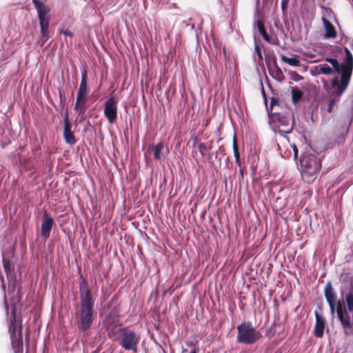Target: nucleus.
<instances>
[{
  "label": "nucleus",
  "mask_w": 353,
  "mask_h": 353,
  "mask_svg": "<svg viewBox=\"0 0 353 353\" xmlns=\"http://www.w3.org/2000/svg\"><path fill=\"white\" fill-rule=\"evenodd\" d=\"M340 293L345 299L347 307L341 303H338L336 308V303H328V305L332 315L336 312L344 333L348 336L350 334V331L353 330V278L352 276H347L343 279L340 286Z\"/></svg>",
  "instance_id": "obj_1"
},
{
  "label": "nucleus",
  "mask_w": 353,
  "mask_h": 353,
  "mask_svg": "<svg viewBox=\"0 0 353 353\" xmlns=\"http://www.w3.org/2000/svg\"><path fill=\"white\" fill-rule=\"evenodd\" d=\"M80 292L81 303L76 312V320L79 330L85 332L90 327L93 321L94 300L84 280L80 284Z\"/></svg>",
  "instance_id": "obj_2"
},
{
  "label": "nucleus",
  "mask_w": 353,
  "mask_h": 353,
  "mask_svg": "<svg viewBox=\"0 0 353 353\" xmlns=\"http://www.w3.org/2000/svg\"><path fill=\"white\" fill-rule=\"evenodd\" d=\"M321 167L320 159L312 150L303 153L300 159V170L304 181L312 183L316 179Z\"/></svg>",
  "instance_id": "obj_3"
},
{
  "label": "nucleus",
  "mask_w": 353,
  "mask_h": 353,
  "mask_svg": "<svg viewBox=\"0 0 353 353\" xmlns=\"http://www.w3.org/2000/svg\"><path fill=\"white\" fill-rule=\"evenodd\" d=\"M237 341L252 344L259 339L261 334L250 323H243L237 326Z\"/></svg>",
  "instance_id": "obj_4"
},
{
  "label": "nucleus",
  "mask_w": 353,
  "mask_h": 353,
  "mask_svg": "<svg viewBox=\"0 0 353 353\" xmlns=\"http://www.w3.org/2000/svg\"><path fill=\"white\" fill-rule=\"evenodd\" d=\"M119 344L127 351L137 352V345L140 341L139 335L134 331L121 328L119 330Z\"/></svg>",
  "instance_id": "obj_5"
},
{
  "label": "nucleus",
  "mask_w": 353,
  "mask_h": 353,
  "mask_svg": "<svg viewBox=\"0 0 353 353\" xmlns=\"http://www.w3.org/2000/svg\"><path fill=\"white\" fill-rule=\"evenodd\" d=\"M13 319L12 323L9 326V332L10 334V340L12 347L15 353H19L22 350L23 340H22V327L21 321L17 319L12 311Z\"/></svg>",
  "instance_id": "obj_6"
},
{
  "label": "nucleus",
  "mask_w": 353,
  "mask_h": 353,
  "mask_svg": "<svg viewBox=\"0 0 353 353\" xmlns=\"http://www.w3.org/2000/svg\"><path fill=\"white\" fill-rule=\"evenodd\" d=\"M325 63H320L313 68L312 72L314 74H325L331 75L334 72L343 75V70L341 63L335 58L326 57Z\"/></svg>",
  "instance_id": "obj_7"
},
{
  "label": "nucleus",
  "mask_w": 353,
  "mask_h": 353,
  "mask_svg": "<svg viewBox=\"0 0 353 353\" xmlns=\"http://www.w3.org/2000/svg\"><path fill=\"white\" fill-rule=\"evenodd\" d=\"M345 59L343 62L341 63L343 70V75L341 76V79L339 80L340 83H341L339 90V94H342L347 89L353 70V57L352 53L347 48H345Z\"/></svg>",
  "instance_id": "obj_8"
},
{
  "label": "nucleus",
  "mask_w": 353,
  "mask_h": 353,
  "mask_svg": "<svg viewBox=\"0 0 353 353\" xmlns=\"http://www.w3.org/2000/svg\"><path fill=\"white\" fill-rule=\"evenodd\" d=\"M105 117L110 123H113L117 118V101L114 97H110L104 103Z\"/></svg>",
  "instance_id": "obj_9"
},
{
  "label": "nucleus",
  "mask_w": 353,
  "mask_h": 353,
  "mask_svg": "<svg viewBox=\"0 0 353 353\" xmlns=\"http://www.w3.org/2000/svg\"><path fill=\"white\" fill-rule=\"evenodd\" d=\"M89 92V88L87 83H80V86L77 92V101L74 106V110L81 114L84 112L83 105L87 94Z\"/></svg>",
  "instance_id": "obj_10"
},
{
  "label": "nucleus",
  "mask_w": 353,
  "mask_h": 353,
  "mask_svg": "<svg viewBox=\"0 0 353 353\" xmlns=\"http://www.w3.org/2000/svg\"><path fill=\"white\" fill-rule=\"evenodd\" d=\"M54 225V221L51 214L46 210L43 212V219L41 223V234L44 239L50 237L51 230Z\"/></svg>",
  "instance_id": "obj_11"
},
{
  "label": "nucleus",
  "mask_w": 353,
  "mask_h": 353,
  "mask_svg": "<svg viewBox=\"0 0 353 353\" xmlns=\"http://www.w3.org/2000/svg\"><path fill=\"white\" fill-rule=\"evenodd\" d=\"M32 3L37 10L39 21H50V7L40 0H32Z\"/></svg>",
  "instance_id": "obj_12"
},
{
  "label": "nucleus",
  "mask_w": 353,
  "mask_h": 353,
  "mask_svg": "<svg viewBox=\"0 0 353 353\" xmlns=\"http://www.w3.org/2000/svg\"><path fill=\"white\" fill-rule=\"evenodd\" d=\"M315 319L316 323L314 328V334L318 338H321L323 335L325 321L317 312H315Z\"/></svg>",
  "instance_id": "obj_13"
},
{
  "label": "nucleus",
  "mask_w": 353,
  "mask_h": 353,
  "mask_svg": "<svg viewBox=\"0 0 353 353\" xmlns=\"http://www.w3.org/2000/svg\"><path fill=\"white\" fill-rule=\"evenodd\" d=\"M71 123H70L68 117H66L64 119L63 137L67 143L72 145L75 143V138L71 130Z\"/></svg>",
  "instance_id": "obj_14"
},
{
  "label": "nucleus",
  "mask_w": 353,
  "mask_h": 353,
  "mask_svg": "<svg viewBox=\"0 0 353 353\" xmlns=\"http://www.w3.org/2000/svg\"><path fill=\"white\" fill-rule=\"evenodd\" d=\"M332 87L336 88V96L334 99H331L329 103V105L327 108L328 112H331L332 111L334 105L339 101L341 95L342 94L339 93V88L341 85V83H340V81L338 77H336L332 80Z\"/></svg>",
  "instance_id": "obj_15"
},
{
  "label": "nucleus",
  "mask_w": 353,
  "mask_h": 353,
  "mask_svg": "<svg viewBox=\"0 0 353 353\" xmlns=\"http://www.w3.org/2000/svg\"><path fill=\"white\" fill-rule=\"evenodd\" d=\"M324 296L327 303H336V294L330 282L327 283L324 288Z\"/></svg>",
  "instance_id": "obj_16"
},
{
  "label": "nucleus",
  "mask_w": 353,
  "mask_h": 353,
  "mask_svg": "<svg viewBox=\"0 0 353 353\" xmlns=\"http://www.w3.org/2000/svg\"><path fill=\"white\" fill-rule=\"evenodd\" d=\"M150 148L153 152L154 157L156 160L160 161L164 158L163 150L165 147L163 143L152 145L150 146Z\"/></svg>",
  "instance_id": "obj_17"
},
{
  "label": "nucleus",
  "mask_w": 353,
  "mask_h": 353,
  "mask_svg": "<svg viewBox=\"0 0 353 353\" xmlns=\"http://www.w3.org/2000/svg\"><path fill=\"white\" fill-rule=\"evenodd\" d=\"M49 22H50V21H39L40 28H41L42 45H43V43L45 42H46L49 38V34H50Z\"/></svg>",
  "instance_id": "obj_18"
},
{
  "label": "nucleus",
  "mask_w": 353,
  "mask_h": 353,
  "mask_svg": "<svg viewBox=\"0 0 353 353\" xmlns=\"http://www.w3.org/2000/svg\"><path fill=\"white\" fill-rule=\"evenodd\" d=\"M323 21L325 29V37L326 38H334L336 37V32L333 25L325 18H323Z\"/></svg>",
  "instance_id": "obj_19"
},
{
  "label": "nucleus",
  "mask_w": 353,
  "mask_h": 353,
  "mask_svg": "<svg viewBox=\"0 0 353 353\" xmlns=\"http://www.w3.org/2000/svg\"><path fill=\"white\" fill-rule=\"evenodd\" d=\"M270 74L278 81H282L283 79V74L282 70L276 64H274L270 69Z\"/></svg>",
  "instance_id": "obj_20"
},
{
  "label": "nucleus",
  "mask_w": 353,
  "mask_h": 353,
  "mask_svg": "<svg viewBox=\"0 0 353 353\" xmlns=\"http://www.w3.org/2000/svg\"><path fill=\"white\" fill-rule=\"evenodd\" d=\"M256 28H257V30H258L259 34L263 37L264 40H265L269 43H273L271 38L269 37V35L268 34V33L265 29L263 23L261 21H259L257 22Z\"/></svg>",
  "instance_id": "obj_21"
},
{
  "label": "nucleus",
  "mask_w": 353,
  "mask_h": 353,
  "mask_svg": "<svg viewBox=\"0 0 353 353\" xmlns=\"http://www.w3.org/2000/svg\"><path fill=\"white\" fill-rule=\"evenodd\" d=\"M292 99L294 103H296L302 97L301 90L296 86L292 88Z\"/></svg>",
  "instance_id": "obj_22"
},
{
  "label": "nucleus",
  "mask_w": 353,
  "mask_h": 353,
  "mask_svg": "<svg viewBox=\"0 0 353 353\" xmlns=\"http://www.w3.org/2000/svg\"><path fill=\"white\" fill-rule=\"evenodd\" d=\"M281 59L283 62L292 65V66H299L300 64V61L295 57H288L284 55L281 56Z\"/></svg>",
  "instance_id": "obj_23"
},
{
  "label": "nucleus",
  "mask_w": 353,
  "mask_h": 353,
  "mask_svg": "<svg viewBox=\"0 0 353 353\" xmlns=\"http://www.w3.org/2000/svg\"><path fill=\"white\" fill-rule=\"evenodd\" d=\"M292 130V125H288L285 128H281L280 127L277 129H275V132L279 133V134L284 136L285 134L290 133Z\"/></svg>",
  "instance_id": "obj_24"
},
{
  "label": "nucleus",
  "mask_w": 353,
  "mask_h": 353,
  "mask_svg": "<svg viewBox=\"0 0 353 353\" xmlns=\"http://www.w3.org/2000/svg\"><path fill=\"white\" fill-rule=\"evenodd\" d=\"M233 150H234V154L236 161H238L239 160L240 155L238 152V146H237L236 139L235 137L233 139Z\"/></svg>",
  "instance_id": "obj_25"
},
{
  "label": "nucleus",
  "mask_w": 353,
  "mask_h": 353,
  "mask_svg": "<svg viewBox=\"0 0 353 353\" xmlns=\"http://www.w3.org/2000/svg\"><path fill=\"white\" fill-rule=\"evenodd\" d=\"M255 51H256V52L257 54L259 59V60H262L263 59V55H262V53H261V50L260 46L256 43H255Z\"/></svg>",
  "instance_id": "obj_26"
},
{
  "label": "nucleus",
  "mask_w": 353,
  "mask_h": 353,
  "mask_svg": "<svg viewBox=\"0 0 353 353\" xmlns=\"http://www.w3.org/2000/svg\"><path fill=\"white\" fill-rule=\"evenodd\" d=\"M81 83H87V72L85 70L83 71L81 73Z\"/></svg>",
  "instance_id": "obj_27"
},
{
  "label": "nucleus",
  "mask_w": 353,
  "mask_h": 353,
  "mask_svg": "<svg viewBox=\"0 0 353 353\" xmlns=\"http://www.w3.org/2000/svg\"><path fill=\"white\" fill-rule=\"evenodd\" d=\"M61 32L64 34V35H66V36H68V37H72V33L68 30H62Z\"/></svg>",
  "instance_id": "obj_28"
},
{
  "label": "nucleus",
  "mask_w": 353,
  "mask_h": 353,
  "mask_svg": "<svg viewBox=\"0 0 353 353\" xmlns=\"http://www.w3.org/2000/svg\"><path fill=\"white\" fill-rule=\"evenodd\" d=\"M199 149L200 152H201L202 154H204V152H205L206 151V150H207V149H206V148H205L203 145H202V144H200V145H199Z\"/></svg>",
  "instance_id": "obj_29"
},
{
  "label": "nucleus",
  "mask_w": 353,
  "mask_h": 353,
  "mask_svg": "<svg viewBox=\"0 0 353 353\" xmlns=\"http://www.w3.org/2000/svg\"><path fill=\"white\" fill-rule=\"evenodd\" d=\"M3 266H4L5 270L6 271H8V270L10 269V264H9V263L6 261L5 259H3Z\"/></svg>",
  "instance_id": "obj_30"
},
{
  "label": "nucleus",
  "mask_w": 353,
  "mask_h": 353,
  "mask_svg": "<svg viewBox=\"0 0 353 353\" xmlns=\"http://www.w3.org/2000/svg\"><path fill=\"white\" fill-rule=\"evenodd\" d=\"M293 152H294V158H297V156H298V149H297V148L295 145L293 146Z\"/></svg>",
  "instance_id": "obj_31"
},
{
  "label": "nucleus",
  "mask_w": 353,
  "mask_h": 353,
  "mask_svg": "<svg viewBox=\"0 0 353 353\" xmlns=\"http://www.w3.org/2000/svg\"><path fill=\"white\" fill-rule=\"evenodd\" d=\"M190 353H197V351L194 348L193 350H191V352Z\"/></svg>",
  "instance_id": "obj_32"
},
{
  "label": "nucleus",
  "mask_w": 353,
  "mask_h": 353,
  "mask_svg": "<svg viewBox=\"0 0 353 353\" xmlns=\"http://www.w3.org/2000/svg\"><path fill=\"white\" fill-rule=\"evenodd\" d=\"M5 303H6V302L5 301ZM6 312H8V306L6 304Z\"/></svg>",
  "instance_id": "obj_33"
},
{
  "label": "nucleus",
  "mask_w": 353,
  "mask_h": 353,
  "mask_svg": "<svg viewBox=\"0 0 353 353\" xmlns=\"http://www.w3.org/2000/svg\"><path fill=\"white\" fill-rule=\"evenodd\" d=\"M92 353H99V352H98V350H95V351H94V352H92Z\"/></svg>",
  "instance_id": "obj_34"
},
{
  "label": "nucleus",
  "mask_w": 353,
  "mask_h": 353,
  "mask_svg": "<svg viewBox=\"0 0 353 353\" xmlns=\"http://www.w3.org/2000/svg\"><path fill=\"white\" fill-rule=\"evenodd\" d=\"M185 352H186V350H183V353H185Z\"/></svg>",
  "instance_id": "obj_35"
}]
</instances>
